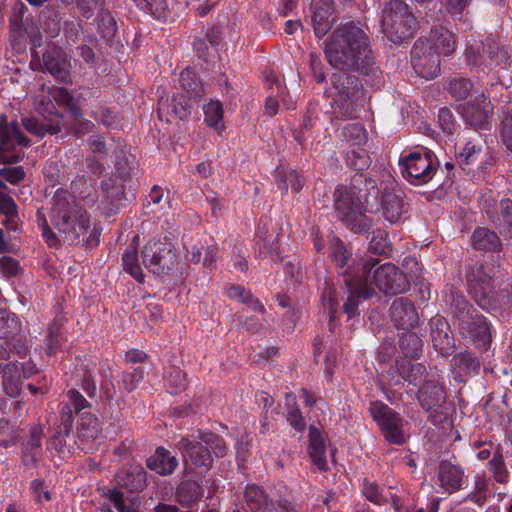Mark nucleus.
<instances>
[{
	"label": "nucleus",
	"mask_w": 512,
	"mask_h": 512,
	"mask_svg": "<svg viewBox=\"0 0 512 512\" xmlns=\"http://www.w3.org/2000/svg\"><path fill=\"white\" fill-rule=\"evenodd\" d=\"M19 317L6 309H0V338H14L21 332Z\"/></svg>",
	"instance_id": "473e14b6"
},
{
	"label": "nucleus",
	"mask_w": 512,
	"mask_h": 512,
	"mask_svg": "<svg viewBox=\"0 0 512 512\" xmlns=\"http://www.w3.org/2000/svg\"><path fill=\"white\" fill-rule=\"evenodd\" d=\"M473 83L468 78L452 77L448 80L446 90L456 101L465 100L470 95Z\"/></svg>",
	"instance_id": "ea45409f"
},
{
	"label": "nucleus",
	"mask_w": 512,
	"mask_h": 512,
	"mask_svg": "<svg viewBox=\"0 0 512 512\" xmlns=\"http://www.w3.org/2000/svg\"><path fill=\"white\" fill-rule=\"evenodd\" d=\"M350 165L354 167L357 171H363L367 169L370 165L369 157L364 150L351 152V156H349Z\"/></svg>",
	"instance_id": "338daca9"
},
{
	"label": "nucleus",
	"mask_w": 512,
	"mask_h": 512,
	"mask_svg": "<svg viewBox=\"0 0 512 512\" xmlns=\"http://www.w3.org/2000/svg\"><path fill=\"white\" fill-rule=\"evenodd\" d=\"M397 368L401 377L415 386L420 385L426 375V368L420 363L401 361L397 363Z\"/></svg>",
	"instance_id": "c9c22d12"
},
{
	"label": "nucleus",
	"mask_w": 512,
	"mask_h": 512,
	"mask_svg": "<svg viewBox=\"0 0 512 512\" xmlns=\"http://www.w3.org/2000/svg\"><path fill=\"white\" fill-rule=\"evenodd\" d=\"M50 221L64 236L65 241L74 244L84 237L90 227L88 212L77 202L74 195L65 189H57L52 197Z\"/></svg>",
	"instance_id": "20e7f679"
},
{
	"label": "nucleus",
	"mask_w": 512,
	"mask_h": 512,
	"mask_svg": "<svg viewBox=\"0 0 512 512\" xmlns=\"http://www.w3.org/2000/svg\"><path fill=\"white\" fill-rule=\"evenodd\" d=\"M61 339L60 325L51 323L45 340V352L48 356H54L61 349Z\"/></svg>",
	"instance_id": "de8ad7c7"
},
{
	"label": "nucleus",
	"mask_w": 512,
	"mask_h": 512,
	"mask_svg": "<svg viewBox=\"0 0 512 512\" xmlns=\"http://www.w3.org/2000/svg\"><path fill=\"white\" fill-rule=\"evenodd\" d=\"M485 46L483 42H474L468 44L465 57L468 65L470 66H479L484 62L485 56Z\"/></svg>",
	"instance_id": "864d4df0"
},
{
	"label": "nucleus",
	"mask_w": 512,
	"mask_h": 512,
	"mask_svg": "<svg viewBox=\"0 0 512 512\" xmlns=\"http://www.w3.org/2000/svg\"><path fill=\"white\" fill-rule=\"evenodd\" d=\"M328 63L340 71H355L368 76L377 70L365 31L354 21L340 24L325 47Z\"/></svg>",
	"instance_id": "f03ea898"
},
{
	"label": "nucleus",
	"mask_w": 512,
	"mask_h": 512,
	"mask_svg": "<svg viewBox=\"0 0 512 512\" xmlns=\"http://www.w3.org/2000/svg\"><path fill=\"white\" fill-rule=\"evenodd\" d=\"M501 240L496 232L488 228H478L473 233V246L479 251H496L501 248Z\"/></svg>",
	"instance_id": "c756f323"
},
{
	"label": "nucleus",
	"mask_w": 512,
	"mask_h": 512,
	"mask_svg": "<svg viewBox=\"0 0 512 512\" xmlns=\"http://www.w3.org/2000/svg\"><path fill=\"white\" fill-rule=\"evenodd\" d=\"M483 150V145L480 141H468L457 155L458 163L462 165H470L475 163Z\"/></svg>",
	"instance_id": "79ce46f5"
},
{
	"label": "nucleus",
	"mask_w": 512,
	"mask_h": 512,
	"mask_svg": "<svg viewBox=\"0 0 512 512\" xmlns=\"http://www.w3.org/2000/svg\"><path fill=\"white\" fill-rule=\"evenodd\" d=\"M0 176L10 184L15 185L25 178V171L22 166L2 168L0 169Z\"/></svg>",
	"instance_id": "0e129e2a"
},
{
	"label": "nucleus",
	"mask_w": 512,
	"mask_h": 512,
	"mask_svg": "<svg viewBox=\"0 0 512 512\" xmlns=\"http://www.w3.org/2000/svg\"><path fill=\"white\" fill-rule=\"evenodd\" d=\"M324 95L331 99L332 113L339 120H354L368 103L369 97L362 81L346 71L333 73Z\"/></svg>",
	"instance_id": "7ed1b4c3"
},
{
	"label": "nucleus",
	"mask_w": 512,
	"mask_h": 512,
	"mask_svg": "<svg viewBox=\"0 0 512 512\" xmlns=\"http://www.w3.org/2000/svg\"><path fill=\"white\" fill-rule=\"evenodd\" d=\"M417 20L403 0H389L382 9L381 30L393 43H401L414 36Z\"/></svg>",
	"instance_id": "423d86ee"
},
{
	"label": "nucleus",
	"mask_w": 512,
	"mask_h": 512,
	"mask_svg": "<svg viewBox=\"0 0 512 512\" xmlns=\"http://www.w3.org/2000/svg\"><path fill=\"white\" fill-rule=\"evenodd\" d=\"M19 261L11 256H2L0 258V270L7 278L15 277L20 272Z\"/></svg>",
	"instance_id": "052dcab7"
},
{
	"label": "nucleus",
	"mask_w": 512,
	"mask_h": 512,
	"mask_svg": "<svg viewBox=\"0 0 512 512\" xmlns=\"http://www.w3.org/2000/svg\"><path fill=\"white\" fill-rule=\"evenodd\" d=\"M347 289V299L343 304L344 313L348 319H351L358 315V305L361 300H366L374 296V291L371 287H367L363 283H352L351 285H345Z\"/></svg>",
	"instance_id": "5701e85b"
},
{
	"label": "nucleus",
	"mask_w": 512,
	"mask_h": 512,
	"mask_svg": "<svg viewBox=\"0 0 512 512\" xmlns=\"http://www.w3.org/2000/svg\"><path fill=\"white\" fill-rule=\"evenodd\" d=\"M101 432L98 418L88 412L81 414L78 428V440L83 445L82 449H89V445L99 437Z\"/></svg>",
	"instance_id": "a878e982"
},
{
	"label": "nucleus",
	"mask_w": 512,
	"mask_h": 512,
	"mask_svg": "<svg viewBox=\"0 0 512 512\" xmlns=\"http://www.w3.org/2000/svg\"><path fill=\"white\" fill-rule=\"evenodd\" d=\"M342 136L352 145H361L367 139V133L364 126L360 123H350L342 128Z\"/></svg>",
	"instance_id": "a18cd8bd"
},
{
	"label": "nucleus",
	"mask_w": 512,
	"mask_h": 512,
	"mask_svg": "<svg viewBox=\"0 0 512 512\" xmlns=\"http://www.w3.org/2000/svg\"><path fill=\"white\" fill-rule=\"evenodd\" d=\"M468 292L479 307L486 311L496 308L492 277L482 264H474L467 275Z\"/></svg>",
	"instance_id": "4468645a"
},
{
	"label": "nucleus",
	"mask_w": 512,
	"mask_h": 512,
	"mask_svg": "<svg viewBox=\"0 0 512 512\" xmlns=\"http://www.w3.org/2000/svg\"><path fill=\"white\" fill-rule=\"evenodd\" d=\"M499 211L502 219V223L507 227V232L512 238V200L502 199L499 203Z\"/></svg>",
	"instance_id": "680f3d73"
},
{
	"label": "nucleus",
	"mask_w": 512,
	"mask_h": 512,
	"mask_svg": "<svg viewBox=\"0 0 512 512\" xmlns=\"http://www.w3.org/2000/svg\"><path fill=\"white\" fill-rule=\"evenodd\" d=\"M411 64L415 73L425 79H433L440 72V55L431 43L419 38L411 49Z\"/></svg>",
	"instance_id": "2eb2a0df"
},
{
	"label": "nucleus",
	"mask_w": 512,
	"mask_h": 512,
	"mask_svg": "<svg viewBox=\"0 0 512 512\" xmlns=\"http://www.w3.org/2000/svg\"><path fill=\"white\" fill-rule=\"evenodd\" d=\"M164 379L171 388V394H177L185 389V373L177 366H170L165 373Z\"/></svg>",
	"instance_id": "49530a36"
},
{
	"label": "nucleus",
	"mask_w": 512,
	"mask_h": 512,
	"mask_svg": "<svg viewBox=\"0 0 512 512\" xmlns=\"http://www.w3.org/2000/svg\"><path fill=\"white\" fill-rule=\"evenodd\" d=\"M322 305L329 315V329L334 332V322L339 308L340 299L337 288L333 283H326L321 296Z\"/></svg>",
	"instance_id": "7c9ffc66"
},
{
	"label": "nucleus",
	"mask_w": 512,
	"mask_h": 512,
	"mask_svg": "<svg viewBox=\"0 0 512 512\" xmlns=\"http://www.w3.org/2000/svg\"><path fill=\"white\" fill-rule=\"evenodd\" d=\"M472 0H442L441 4L453 16L461 17Z\"/></svg>",
	"instance_id": "e2e57ef3"
},
{
	"label": "nucleus",
	"mask_w": 512,
	"mask_h": 512,
	"mask_svg": "<svg viewBox=\"0 0 512 512\" xmlns=\"http://www.w3.org/2000/svg\"><path fill=\"white\" fill-rule=\"evenodd\" d=\"M418 401L421 407L430 413V417L436 419L442 413L446 402L444 388L434 381H425L418 392Z\"/></svg>",
	"instance_id": "a211bd4d"
},
{
	"label": "nucleus",
	"mask_w": 512,
	"mask_h": 512,
	"mask_svg": "<svg viewBox=\"0 0 512 512\" xmlns=\"http://www.w3.org/2000/svg\"><path fill=\"white\" fill-rule=\"evenodd\" d=\"M204 495V489L199 481L187 479L177 487L176 498L179 503L190 505L199 501Z\"/></svg>",
	"instance_id": "c85d7f7f"
},
{
	"label": "nucleus",
	"mask_w": 512,
	"mask_h": 512,
	"mask_svg": "<svg viewBox=\"0 0 512 512\" xmlns=\"http://www.w3.org/2000/svg\"><path fill=\"white\" fill-rule=\"evenodd\" d=\"M17 146L28 147L30 140L24 136L16 121L9 122L6 115L0 116V164H14L24 157Z\"/></svg>",
	"instance_id": "f8f14e48"
},
{
	"label": "nucleus",
	"mask_w": 512,
	"mask_h": 512,
	"mask_svg": "<svg viewBox=\"0 0 512 512\" xmlns=\"http://www.w3.org/2000/svg\"><path fill=\"white\" fill-rule=\"evenodd\" d=\"M373 261L369 274L365 275V279H360L368 288L371 287L376 294L375 289L386 295L401 294L410 288V280L407 274H404L396 265L391 262L380 264V260L370 257Z\"/></svg>",
	"instance_id": "6e6552de"
},
{
	"label": "nucleus",
	"mask_w": 512,
	"mask_h": 512,
	"mask_svg": "<svg viewBox=\"0 0 512 512\" xmlns=\"http://www.w3.org/2000/svg\"><path fill=\"white\" fill-rule=\"evenodd\" d=\"M401 174L410 183L415 185L428 183L435 175L438 160L427 149L411 152L399 161Z\"/></svg>",
	"instance_id": "9b49d317"
},
{
	"label": "nucleus",
	"mask_w": 512,
	"mask_h": 512,
	"mask_svg": "<svg viewBox=\"0 0 512 512\" xmlns=\"http://www.w3.org/2000/svg\"><path fill=\"white\" fill-rule=\"evenodd\" d=\"M147 467L159 475H170L178 466V460L169 450L158 447L146 461Z\"/></svg>",
	"instance_id": "393cba45"
},
{
	"label": "nucleus",
	"mask_w": 512,
	"mask_h": 512,
	"mask_svg": "<svg viewBox=\"0 0 512 512\" xmlns=\"http://www.w3.org/2000/svg\"><path fill=\"white\" fill-rule=\"evenodd\" d=\"M500 138L502 144L512 153V109H507L500 122Z\"/></svg>",
	"instance_id": "8fccbe9b"
},
{
	"label": "nucleus",
	"mask_w": 512,
	"mask_h": 512,
	"mask_svg": "<svg viewBox=\"0 0 512 512\" xmlns=\"http://www.w3.org/2000/svg\"><path fill=\"white\" fill-rule=\"evenodd\" d=\"M124 271L129 273L139 283L144 282L145 274L139 264L138 253L135 246L130 245L122 255Z\"/></svg>",
	"instance_id": "72a5a7b5"
},
{
	"label": "nucleus",
	"mask_w": 512,
	"mask_h": 512,
	"mask_svg": "<svg viewBox=\"0 0 512 512\" xmlns=\"http://www.w3.org/2000/svg\"><path fill=\"white\" fill-rule=\"evenodd\" d=\"M335 198L336 217L355 233H363L371 227V221L366 212L374 213L379 210L386 221L397 223L405 212L404 193L400 189H385L381 194L378 206V187L376 181L363 174L352 178L351 187L337 188Z\"/></svg>",
	"instance_id": "f257e3e1"
},
{
	"label": "nucleus",
	"mask_w": 512,
	"mask_h": 512,
	"mask_svg": "<svg viewBox=\"0 0 512 512\" xmlns=\"http://www.w3.org/2000/svg\"><path fill=\"white\" fill-rule=\"evenodd\" d=\"M424 39L431 43L432 49L436 50L440 56H449L455 51V36L443 26H437L431 29L428 38Z\"/></svg>",
	"instance_id": "b1692460"
},
{
	"label": "nucleus",
	"mask_w": 512,
	"mask_h": 512,
	"mask_svg": "<svg viewBox=\"0 0 512 512\" xmlns=\"http://www.w3.org/2000/svg\"><path fill=\"white\" fill-rule=\"evenodd\" d=\"M363 493L365 497L374 504L383 505L388 502L387 497H385L382 492L379 491V488L375 483H369L365 480Z\"/></svg>",
	"instance_id": "bf43d9fd"
},
{
	"label": "nucleus",
	"mask_w": 512,
	"mask_h": 512,
	"mask_svg": "<svg viewBox=\"0 0 512 512\" xmlns=\"http://www.w3.org/2000/svg\"><path fill=\"white\" fill-rule=\"evenodd\" d=\"M144 267L157 276H168L178 269V256L167 238L150 240L142 250Z\"/></svg>",
	"instance_id": "1a4fd4ad"
},
{
	"label": "nucleus",
	"mask_w": 512,
	"mask_h": 512,
	"mask_svg": "<svg viewBox=\"0 0 512 512\" xmlns=\"http://www.w3.org/2000/svg\"><path fill=\"white\" fill-rule=\"evenodd\" d=\"M48 94L47 97L51 98L52 102L55 101L57 104L65 106L73 115L81 114L79 106L67 88L54 86L49 89Z\"/></svg>",
	"instance_id": "58836bf2"
},
{
	"label": "nucleus",
	"mask_w": 512,
	"mask_h": 512,
	"mask_svg": "<svg viewBox=\"0 0 512 512\" xmlns=\"http://www.w3.org/2000/svg\"><path fill=\"white\" fill-rule=\"evenodd\" d=\"M74 414L71 405H64L60 411V424L55 429H61L65 436H70L74 425Z\"/></svg>",
	"instance_id": "4d7b16f0"
},
{
	"label": "nucleus",
	"mask_w": 512,
	"mask_h": 512,
	"mask_svg": "<svg viewBox=\"0 0 512 512\" xmlns=\"http://www.w3.org/2000/svg\"><path fill=\"white\" fill-rule=\"evenodd\" d=\"M489 465L493 470L494 478L499 483H505L508 480V472L505 469L504 463L502 461L501 456H495L490 462Z\"/></svg>",
	"instance_id": "774afa93"
},
{
	"label": "nucleus",
	"mask_w": 512,
	"mask_h": 512,
	"mask_svg": "<svg viewBox=\"0 0 512 512\" xmlns=\"http://www.w3.org/2000/svg\"><path fill=\"white\" fill-rule=\"evenodd\" d=\"M137 7L147 13H150L157 19L167 16L166 0H133Z\"/></svg>",
	"instance_id": "c03bdc74"
},
{
	"label": "nucleus",
	"mask_w": 512,
	"mask_h": 512,
	"mask_svg": "<svg viewBox=\"0 0 512 512\" xmlns=\"http://www.w3.org/2000/svg\"><path fill=\"white\" fill-rule=\"evenodd\" d=\"M256 238V246L261 257H268L272 261H279L282 259L277 236L268 233L264 227H260L256 233Z\"/></svg>",
	"instance_id": "bb28decb"
},
{
	"label": "nucleus",
	"mask_w": 512,
	"mask_h": 512,
	"mask_svg": "<svg viewBox=\"0 0 512 512\" xmlns=\"http://www.w3.org/2000/svg\"><path fill=\"white\" fill-rule=\"evenodd\" d=\"M192 99L183 94L174 96L169 105L171 112L179 119H185L191 113L190 101Z\"/></svg>",
	"instance_id": "3c124183"
},
{
	"label": "nucleus",
	"mask_w": 512,
	"mask_h": 512,
	"mask_svg": "<svg viewBox=\"0 0 512 512\" xmlns=\"http://www.w3.org/2000/svg\"><path fill=\"white\" fill-rule=\"evenodd\" d=\"M390 313L398 329L413 328L418 322V313L414 304L403 297L397 298L392 302Z\"/></svg>",
	"instance_id": "aec40b11"
},
{
	"label": "nucleus",
	"mask_w": 512,
	"mask_h": 512,
	"mask_svg": "<svg viewBox=\"0 0 512 512\" xmlns=\"http://www.w3.org/2000/svg\"><path fill=\"white\" fill-rule=\"evenodd\" d=\"M453 361L454 365L465 374L478 373L480 369V361L469 351H463L455 355Z\"/></svg>",
	"instance_id": "37998d69"
},
{
	"label": "nucleus",
	"mask_w": 512,
	"mask_h": 512,
	"mask_svg": "<svg viewBox=\"0 0 512 512\" xmlns=\"http://www.w3.org/2000/svg\"><path fill=\"white\" fill-rule=\"evenodd\" d=\"M305 184L304 179L295 171H290L281 177L278 181V188L284 192L291 186L295 193H299Z\"/></svg>",
	"instance_id": "5fc2aeb1"
},
{
	"label": "nucleus",
	"mask_w": 512,
	"mask_h": 512,
	"mask_svg": "<svg viewBox=\"0 0 512 512\" xmlns=\"http://www.w3.org/2000/svg\"><path fill=\"white\" fill-rule=\"evenodd\" d=\"M488 482L484 475H477L473 491L468 495L467 499L478 505H483L487 498Z\"/></svg>",
	"instance_id": "603ef678"
},
{
	"label": "nucleus",
	"mask_w": 512,
	"mask_h": 512,
	"mask_svg": "<svg viewBox=\"0 0 512 512\" xmlns=\"http://www.w3.org/2000/svg\"><path fill=\"white\" fill-rule=\"evenodd\" d=\"M226 293L232 300H237L255 311L264 312L265 308L252 293L240 285L232 284L227 287Z\"/></svg>",
	"instance_id": "f704fd0d"
},
{
	"label": "nucleus",
	"mask_w": 512,
	"mask_h": 512,
	"mask_svg": "<svg viewBox=\"0 0 512 512\" xmlns=\"http://www.w3.org/2000/svg\"><path fill=\"white\" fill-rule=\"evenodd\" d=\"M68 402L65 405H71V410L76 414L80 413L83 409L90 407V403L83 397V395L76 389L67 391Z\"/></svg>",
	"instance_id": "13d9d810"
},
{
	"label": "nucleus",
	"mask_w": 512,
	"mask_h": 512,
	"mask_svg": "<svg viewBox=\"0 0 512 512\" xmlns=\"http://www.w3.org/2000/svg\"><path fill=\"white\" fill-rule=\"evenodd\" d=\"M493 106L489 100L470 101L461 108L466 123L478 129H486L492 115Z\"/></svg>",
	"instance_id": "6ab92c4d"
},
{
	"label": "nucleus",
	"mask_w": 512,
	"mask_h": 512,
	"mask_svg": "<svg viewBox=\"0 0 512 512\" xmlns=\"http://www.w3.org/2000/svg\"><path fill=\"white\" fill-rule=\"evenodd\" d=\"M45 71L50 73L55 80L68 83L71 79V61L69 56L60 48L53 47L43 54Z\"/></svg>",
	"instance_id": "f3484780"
},
{
	"label": "nucleus",
	"mask_w": 512,
	"mask_h": 512,
	"mask_svg": "<svg viewBox=\"0 0 512 512\" xmlns=\"http://www.w3.org/2000/svg\"><path fill=\"white\" fill-rule=\"evenodd\" d=\"M438 478L441 487L453 493L463 488L464 471L457 465L448 461H442L439 465Z\"/></svg>",
	"instance_id": "4be33fe9"
},
{
	"label": "nucleus",
	"mask_w": 512,
	"mask_h": 512,
	"mask_svg": "<svg viewBox=\"0 0 512 512\" xmlns=\"http://www.w3.org/2000/svg\"><path fill=\"white\" fill-rule=\"evenodd\" d=\"M311 25L318 38L324 37L332 28L334 17L333 0H312L310 3Z\"/></svg>",
	"instance_id": "dca6fc26"
},
{
	"label": "nucleus",
	"mask_w": 512,
	"mask_h": 512,
	"mask_svg": "<svg viewBox=\"0 0 512 512\" xmlns=\"http://www.w3.org/2000/svg\"><path fill=\"white\" fill-rule=\"evenodd\" d=\"M180 86L189 95L196 99L201 97L203 88L197 74L192 69L186 68L180 73Z\"/></svg>",
	"instance_id": "4c0bfd02"
},
{
	"label": "nucleus",
	"mask_w": 512,
	"mask_h": 512,
	"mask_svg": "<svg viewBox=\"0 0 512 512\" xmlns=\"http://www.w3.org/2000/svg\"><path fill=\"white\" fill-rule=\"evenodd\" d=\"M369 411L386 441L395 445H402L406 442L404 420L399 413L378 401L370 405Z\"/></svg>",
	"instance_id": "ddd939ff"
},
{
	"label": "nucleus",
	"mask_w": 512,
	"mask_h": 512,
	"mask_svg": "<svg viewBox=\"0 0 512 512\" xmlns=\"http://www.w3.org/2000/svg\"><path fill=\"white\" fill-rule=\"evenodd\" d=\"M246 507L251 512H265L268 508V496L257 485H248L244 494Z\"/></svg>",
	"instance_id": "2f4dec72"
},
{
	"label": "nucleus",
	"mask_w": 512,
	"mask_h": 512,
	"mask_svg": "<svg viewBox=\"0 0 512 512\" xmlns=\"http://www.w3.org/2000/svg\"><path fill=\"white\" fill-rule=\"evenodd\" d=\"M0 374H2L4 393L11 398L18 397L21 392V376L18 365L14 362L5 365L0 363Z\"/></svg>",
	"instance_id": "cd10ccee"
},
{
	"label": "nucleus",
	"mask_w": 512,
	"mask_h": 512,
	"mask_svg": "<svg viewBox=\"0 0 512 512\" xmlns=\"http://www.w3.org/2000/svg\"><path fill=\"white\" fill-rule=\"evenodd\" d=\"M145 372L143 368L137 367L132 371L122 373L123 387L127 392L134 391L138 385L144 380Z\"/></svg>",
	"instance_id": "6e6d98bb"
},
{
	"label": "nucleus",
	"mask_w": 512,
	"mask_h": 512,
	"mask_svg": "<svg viewBox=\"0 0 512 512\" xmlns=\"http://www.w3.org/2000/svg\"><path fill=\"white\" fill-rule=\"evenodd\" d=\"M115 480L119 487L130 493L141 492L147 485L146 471L141 465H130L119 471Z\"/></svg>",
	"instance_id": "412c9836"
},
{
	"label": "nucleus",
	"mask_w": 512,
	"mask_h": 512,
	"mask_svg": "<svg viewBox=\"0 0 512 512\" xmlns=\"http://www.w3.org/2000/svg\"><path fill=\"white\" fill-rule=\"evenodd\" d=\"M204 121L208 126L220 131L224 128L223 120V107L220 101H210L204 105Z\"/></svg>",
	"instance_id": "a19ab883"
},
{
	"label": "nucleus",
	"mask_w": 512,
	"mask_h": 512,
	"mask_svg": "<svg viewBox=\"0 0 512 512\" xmlns=\"http://www.w3.org/2000/svg\"><path fill=\"white\" fill-rule=\"evenodd\" d=\"M175 446L183 455L187 474L193 468L199 469L200 473L209 471L214 459L222 458L227 453L223 438L210 431H199L197 436L192 434L190 437H182Z\"/></svg>",
	"instance_id": "39448f33"
},
{
	"label": "nucleus",
	"mask_w": 512,
	"mask_h": 512,
	"mask_svg": "<svg viewBox=\"0 0 512 512\" xmlns=\"http://www.w3.org/2000/svg\"><path fill=\"white\" fill-rule=\"evenodd\" d=\"M371 256L362 258L354 256L351 248L339 237H332L329 241V259L333 263L339 276L344 278L345 285H351L369 274L373 261Z\"/></svg>",
	"instance_id": "0eeeda50"
},
{
	"label": "nucleus",
	"mask_w": 512,
	"mask_h": 512,
	"mask_svg": "<svg viewBox=\"0 0 512 512\" xmlns=\"http://www.w3.org/2000/svg\"><path fill=\"white\" fill-rule=\"evenodd\" d=\"M399 347L406 358L417 359L422 352V340L416 333L406 332L399 339Z\"/></svg>",
	"instance_id": "e433bc0d"
},
{
	"label": "nucleus",
	"mask_w": 512,
	"mask_h": 512,
	"mask_svg": "<svg viewBox=\"0 0 512 512\" xmlns=\"http://www.w3.org/2000/svg\"><path fill=\"white\" fill-rule=\"evenodd\" d=\"M22 125L26 131L36 137L42 138L46 135L45 125L37 118L25 117L22 119Z\"/></svg>",
	"instance_id": "69168bd1"
},
{
	"label": "nucleus",
	"mask_w": 512,
	"mask_h": 512,
	"mask_svg": "<svg viewBox=\"0 0 512 512\" xmlns=\"http://www.w3.org/2000/svg\"><path fill=\"white\" fill-rule=\"evenodd\" d=\"M368 251L373 255H387L391 251V246L384 231L377 230L373 232Z\"/></svg>",
	"instance_id": "09e8293b"
},
{
	"label": "nucleus",
	"mask_w": 512,
	"mask_h": 512,
	"mask_svg": "<svg viewBox=\"0 0 512 512\" xmlns=\"http://www.w3.org/2000/svg\"><path fill=\"white\" fill-rule=\"evenodd\" d=\"M454 315L459 320L460 327L469 333L475 346L487 350L492 343V333L486 317L464 298L458 299Z\"/></svg>",
	"instance_id": "9d476101"
}]
</instances>
